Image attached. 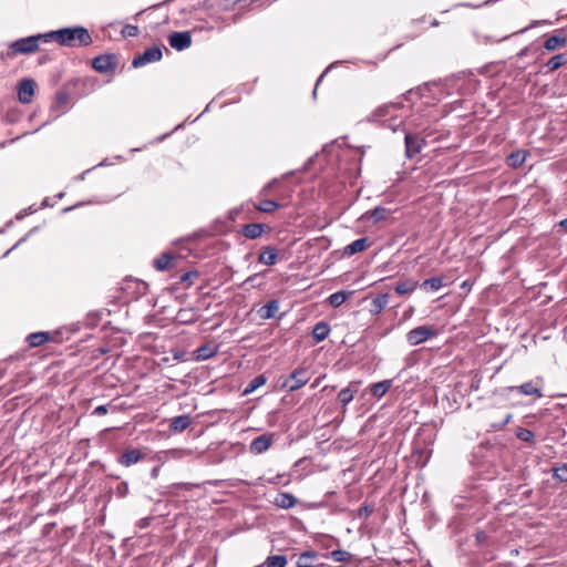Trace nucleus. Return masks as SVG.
Returning a JSON list of instances; mask_svg holds the SVG:
<instances>
[{
  "label": "nucleus",
  "mask_w": 567,
  "mask_h": 567,
  "mask_svg": "<svg viewBox=\"0 0 567 567\" xmlns=\"http://www.w3.org/2000/svg\"><path fill=\"white\" fill-rule=\"evenodd\" d=\"M44 37L49 42L55 41L60 45L69 48L87 47L92 43V37L87 29L80 25L52 30L45 32Z\"/></svg>",
  "instance_id": "1"
},
{
  "label": "nucleus",
  "mask_w": 567,
  "mask_h": 567,
  "mask_svg": "<svg viewBox=\"0 0 567 567\" xmlns=\"http://www.w3.org/2000/svg\"><path fill=\"white\" fill-rule=\"evenodd\" d=\"M48 43V38L44 33H39L25 38H20L12 41L8 47V55L16 56L18 54H31L39 50L40 43Z\"/></svg>",
  "instance_id": "2"
},
{
  "label": "nucleus",
  "mask_w": 567,
  "mask_h": 567,
  "mask_svg": "<svg viewBox=\"0 0 567 567\" xmlns=\"http://www.w3.org/2000/svg\"><path fill=\"white\" fill-rule=\"evenodd\" d=\"M400 103H386L381 105L370 114L368 120L370 122H385V117L390 116L391 123L389 124V127L393 132H396L402 125V121L395 123L396 118L394 117V113L400 109Z\"/></svg>",
  "instance_id": "3"
},
{
  "label": "nucleus",
  "mask_w": 567,
  "mask_h": 567,
  "mask_svg": "<svg viewBox=\"0 0 567 567\" xmlns=\"http://www.w3.org/2000/svg\"><path fill=\"white\" fill-rule=\"evenodd\" d=\"M309 380L310 377L308 370L306 368L299 367L285 379L281 386L289 392H293L306 385Z\"/></svg>",
  "instance_id": "4"
},
{
  "label": "nucleus",
  "mask_w": 567,
  "mask_h": 567,
  "mask_svg": "<svg viewBox=\"0 0 567 567\" xmlns=\"http://www.w3.org/2000/svg\"><path fill=\"white\" fill-rule=\"evenodd\" d=\"M435 336V331L427 326H420L406 333V341L410 346H419L432 337Z\"/></svg>",
  "instance_id": "5"
},
{
  "label": "nucleus",
  "mask_w": 567,
  "mask_h": 567,
  "mask_svg": "<svg viewBox=\"0 0 567 567\" xmlns=\"http://www.w3.org/2000/svg\"><path fill=\"white\" fill-rule=\"evenodd\" d=\"M163 53L161 48L158 47H151L146 49L142 54L134 58L132 61V65L134 68H141L147 63L157 62L162 59Z\"/></svg>",
  "instance_id": "6"
},
{
  "label": "nucleus",
  "mask_w": 567,
  "mask_h": 567,
  "mask_svg": "<svg viewBox=\"0 0 567 567\" xmlns=\"http://www.w3.org/2000/svg\"><path fill=\"white\" fill-rule=\"evenodd\" d=\"M403 132L405 133V153L409 158H412L414 155L422 151L423 146L425 145V141L419 135L405 132L404 128Z\"/></svg>",
  "instance_id": "7"
},
{
  "label": "nucleus",
  "mask_w": 567,
  "mask_h": 567,
  "mask_svg": "<svg viewBox=\"0 0 567 567\" xmlns=\"http://www.w3.org/2000/svg\"><path fill=\"white\" fill-rule=\"evenodd\" d=\"M93 69L99 73H107L116 68L115 56L112 54H101L92 60Z\"/></svg>",
  "instance_id": "8"
},
{
  "label": "nucleus",
  "mask_w": 567,
  "mask_h": 567,
  "mask_svg": "<svg viewBox=\"0 0 567 567\" xmlns=\"http://www.w3.org/2000/svg\"><path fill=\"white\" fill-rule=\"evenodd\" d=\"M169 45L176 51H183L192 45V35L189 31L173 32L168 35Z\"/></svg>",
  "instance_id": "9"
},
{
  "label": "nucleus",
  "mask_w": 567,
  "mask_h": 567,
  "mask_svg": "<svg viewBox=\"0 0 567 567\" xmlns=\"http://www.w3.org/2000/svg\"><path fill=\"white\" fill-rule=\"evenodd\" d=\"M35 82L32 79H23L18 85V100L28 104L34 95Z\"/></svg>",
  "instance_id": "10"
},
{
  "label": "nucleus",
  "mask_w": 567,
  "mask_h": 567,
  "mask_svg": "<svg viewBox=\"0 0 567 567\" xmlns=\"http://www.w3.org/2000/svg\"><path fill=\"white\" fill-rule=\"evenodd\" d=\"M511 392H518L523 395H534L536 398L543 396L542 385L538 382L528 381L518 386H511Z\"/></svg>",
  "instance_id": "11"
},
{
  "label": "nucleus",
  "mask_w": 567,
  "mask_h": 567,
  "mask_svg": "<svg viewBox=\"0 0 567 567\" xmlns=\"http://www.w3.org/2000/svg\"><path fill=\"white\" fill-rule=\"evenodd\" d=\"M359 384V381L350 382L347 388L342 389L338 393V401L344 406L349 404L353 400L355 393L358 392Z\"/></svg>",
  "instance_id": "12"
},
{
  "label": "nucleus",
  "mask_w": 567,
  "mask_h": 567,
  "mask_svg": "<svg viewBox=\"0 0 567 567\" xmlns=\"http://www.w3.org/2000/svg\"><path fill=\"white\" fill-rule=\"evenodd\" d=\"M143 456V453L137 449L127 450L118 457V463L125 467H130L138 463Z\"/></svg>",
  "instance_id": "13"
},
{
  "label": "nucleus",
  "mask_w": 567,
  "mask_h": 567,
  "mask_svg": "<svg viewBox=\"0 0 567 567\" xmlns=\"http://www.w3.org/2000/svg\"><path fill=\"white\" fill-rule=\"evenodd\" d=\"M190 424H192V416L189 414L178 415L171 420L169 430L173 433H182Z\"/></svg>",
  "instance_id": "14"
},
{
  "label": "nucleus",
  "mask_w": 567,
  "mask_h": 567,
  "mask_svg": "<svg viewBox=\"0 0 567 567\" xmlns=\"http://www.w3.org/2000/svg\"><path fill=\"white\" fill-rule=\"evenodd\" d=\"M271 445V436L269 435H259L252 440L250 443V452L255 454H261L266 452Z\"/></svg>",
  "instance_id": "15"
},
{
  "label": "nucleus",
  "mask_w": 567,
  "mask_h": 567,
  "mask_svg": "<svg viewBox=\"0 0 567 567\" xmlns=\"http://www.w3.org/2000/svg\"><path fill=\"white\" fill-rule=\"evenodd\" d=\"M298 499L290 493H278L274 499V505L279 508L289 509L297 504Z\"/></svg>",
  "instance_id": "16"
},
{
  "label": "nucleus",
  "mask_w": 567,
  "mask_h": 567,
  "mask_svg": "<svg viewBox=\"0 0 567 567\" xmlns=\"http://www.w3.org/2000/svg\"><path fill=\"white\" fill-rule=\"evenodd\" d=\"M567 43V38L559 33L558 30L551 37L544 42V49L548 52H553L559 48H563Z\"/></svg>",
  "instance_id": "17"
},
{
  "label": "nucleus",
  "mask_w": 567,
  "mask_h": 567,
  "mask_svg": "<svg viewBox=\"0 0 567 567\" xmlns=\"http://www.w3.org/2000/svg\"><path fill=\"white\" fill-rule=\"evenodd\" d=\"M278 310L279 301L277 299H271L258 310V316L264 320L272 319Z\"/></svg>",
  "instance_id": "18"
},
{
  "label": "nucleus",
  "mask_w": 567,
  "mask_h": 567,
  "mask_svg": "<svg viewBox=\"0 0 567 567\" xmlns=\"http://www.w3.org/2000/svg\"><path fill=\"white\" fill-rule=\"evenodd\" d=\"M419 287V281L413 278H406L399 281L394 286V291L398 295L412 293Z\"/></svg>",
  "instance_id": "19"
},
{
  "label": "nucleus",
  "mask_w": 567,
  "mask_h": 567,
  "mask_svg": "<svg viewBox=\"0 0 567 567\" xmlns=\"http://www.w3.org/2000/svg\"><path fill=\"white\" fill-rule=\"evenodd\" d=\"M330 333V326L326 321H319L316 323L313 330H312V338L318 343L328 338Z\"/></svg>",
  "instance_id": "20"
},
{
  "label": "nucleus",
  "mask_w": 567,
  "mask_h": 567,
  "mask_svg": "<svg viewBox=\"0 0 567 567\" xmlns=\"http://www.w3.org/2000/svg\"><path fill=\"white\" fill-rule=\"evenodd\" d=\"M390 214V210L385 207L378 206L371 210H368L362 218H369L374 224H378L382 220H384Z\"/></svg>",
  "instance_id": "21"
},
{
  "label": "nucleus",
  "mask_w": 567,
  "mask_h": 567,
  "mask_svg": "<svg viewBox=\"0 0 567 567\" xmlns=\"http://www.w3.org/2000/svg\"><path fill=\"white\" fill-rule=\"evenodd\" d=\"M265 231V225L258 223L247 224L243 227V234L249 239L259 238Z\"/></svg>",
  "instance_id": "22"
},
{
  "label": "nucleus",
  "mask_w": 567,
  "mask_h": 567,
  "mask_svg": "<svg viewBox=\"0 0 567 567\" xmlns=\"http://www.w3.org/2000/svg\"><path fill=\"white\" fill-rule=\"evenodd\" d=\"M277 249L275 247H266L258 257V261L266 266H272L277 262Z\"/></svg>",
  "instance_id": "23"
},
{
  "label": "nucleus",
  "mask_w": 567,
  "mask_h": 567,
  "mask_svg": "<svg viewBox=\"0 0 567 567\" xmlns=\"http://www.w3.org/2000/svg\"><path fill=\"white\" fill-rule=\"evenodd\" d=\"M389 303V293H381L378 295L375 298L372 299L371 302V313L372 315H379L381 313Z\"/></svg>",
  "instance_id": "24"
},
{
  "label": "nucleus",
  "mask_w": 567,
  "mask_h": 567,
  "mask_svg": "<svg viewBox=\"0 0 567 567\" xmlns=\"http://www.w3.org/2000/svg\"><path fill=\"white\" fill-rule=\"evenodd\" d=\"M392 380H383L370 385V393L380 399L382 398L391 388Z\"/></svg>",
  "instance_id": "25"
},
{
  "label": "nucleus",
  "mask_w": 567,
  "mask_h": 567,
  "mask_svg": "<svg viewBox=\"0 0 567 567\" xmlns=\"http://www.w3.org/2000/svg\"><path fill=\"white\" fill-rule=\"evenodd\" d=\"M367 247H368V238H365V237L359 238V239H355L354 241H352L351 244H349L344 248V254L348 256H352V255L363 251Z\"/></svg>",
  "instance_id": "26"
},
{
  "label": "nucleus",
  "mask_w": 567,
  "mask_h": 567,
  "mask_svg": "<svg viewBox=\"0 0 567 567\" xmlns=\"http://www.w3.org/2000/svg\"><path fill=\"white\" fill-rule=\"evenodd\" d=\"M49 340H50V333L45 332V331L33 332L27 337L28 343L33 348L40 347V346L44 344L45 342H48Z\"/></svg>",
  "instance_id": "27"
},
{
  "label": "nucleus",
  "mask_w": 567,
  "mask_h": 567,
  "mask_svg": "<svg viewBox=\"0 0 567 567\" xmlns=\"http://www.w3.org/2000/svg\"><path fill=\"white\" fill-rule=\"evenodd\" d=\"M526 157H527V152L516 151V152L511 153L507 156L506 163L508 166H511L513 168H517L524 164V162L526 161Z\"/></svg>",
  "instance_id": "28"
},
{
  "label": "nucleus",
  "mask_w": 567,
  "mask_h": 567,
  "mask_svg": "<svg viewBox=\"0 0 567 567\" xmlns=\"http://www.w3.org/2000/svg\"><path fill=\"white\" fill-rule=\"evenodd\" d=\"M567 61V55L565 53H559L551 56L546 63L545 66L547 72H554L563 66Z\"/></svg>",
  "instance_id": "29"
},
{
  "label": "nucleus",
  "mask_w": 567,
  "mask_h": 567,
  "mask_svg": "<svg viewBox=\"0 0 567 567\" xmlns=\"http://www.w3.org/2000/svg\"><path fill=\"white\" fill-rule=\"evenodd\" d=\"M173 255L171 252H163L154 260V267L159 271L168 270L172 267Z\"/></svg>",
  "instance_id": "30"
},
{
  "label": "nucleus",
  "mask_w": 567,
  "mask_h": 567,
  "mask_svg": "<svg viewBox=\"0 0 567 567\" xmlns=\"http://www.w3.org/2000/svg\"><path fill=\"white\" fill-rule=\"evenodd\" d=\"M443 286L444 282L442 277H431L429 279H425L422 284H419V287H421L422 289L432 291H436L441 289Z\"/></svg>",
  "instance_id": "31"
},
{
  "label": "nucleus",
  "mask_w": 567,
  "mask_h": 567,
  "mask_svg": "<svg viewBox=\"0 0 567 567\" xmlns=\"http://www.w3.org/2000/svg\"><path fill=\"white\" fill-rule=\"evenodd\" d=\"M176 319L181 323H193V322H195L197 320V315H196V312L194 311L193 308L181 309L177 312Z\"/></svg>",
  "instance_id": "32"
},
{
  "label": "nucleus",
  "mask_w": 567,
  "mask_h": 567,
  "mask_svg": "<svg viewBox=\"0 0 567 567\" xmlns=\"http://www.w3.org/2000/svg\"><path fill=\"white\" fill-rule=\"evenodd\" d=\"M267 379L264 374H259L255 377L245 388L243 394L248 395L255 392L258 388L262 386L266 383Z\"/></svg>",
  "instance_id": "33"
},
{
  "label": "nucleus",
  "mask_w": 567,
  "mask_h": 567,
  "mask_svg": "<svg viewBox=\"0 0 567 567\" xmlns=\"http://www.w3.org/2000/svg\"><path fill=\"white\" fill-rule=\"evenodd\" d=\"M279 207L280 205L272 199H264L255 205V208L261 213H272Z\"/></svg>",
  "instance_id": "34"
},
{
  "label": "nucleus",
  "mask_w": 567,
  "mask_h": 567,
  "mask_svg": "<svg viewBox=\"0 0 567 567\" xmlns=\"http://www.w3.org/2000/svg\"><path fill=\"white\" fill-rule=\"evenodd\" d=\"M198 360H207L216 354V348L210 344H204L195 351Z\"/></svg>",
  "instance_id": "35"
},
{
  "label": "nucleus",
  "mask_w": 567,
  "mask_h": 567,
  "mask_svg": "<svg viewBox=\"0 0 567 567\" xmlns=\"http://www.w3.org/2000/svg\"><path fill=\"white\" fill-rule=\"evenodd\" d=\"M347 297H348L347 292L337 291L329 296L328 301H329L330 306L337 308V307L341 306L347 300Z\"/></svg>",
  "instance_id": "36"
},
{
  "label": "nucleus",
  "mask_w": 567,
  "mask_h": 567,
  "mask_svg": "<svg viewBox=\"0 0 567 567\" xmlns=\"http://www.w3.org/2000/svg\"><path fill=\"white\" fill-rule=\"evenodd\" d=\"M316 557L313 551L302 553L297 561V567H312V559Z\"/></svg>",
  "instance_id": "37"
},
{
  "label": "nucleus",
  "mask_w": 567,
  "mask_h": 567,
  "mask_svg": "<svg viewBox=\"0 0 567 567\" xmlns=\"http://www.w3.org/2000/svg\"><path fill=\"white\" fill-rule=\"evenodd\" d=\"M330 556L332 559H334L336 561H349L352 557V555L347 551V550H342V549H336L330 553Z\"/></svg>",
  "instance_id": "38"
},
{
  "label": "nucleus",
  "mask_w": 567,
  "mask_h": 567,
  "mask_svg": "<svg viewBox=\"0 0 567 567\" xmlns=\"http://www.w3.org/2000/svg\"><path fill=\"white\" fill-rule=\"evenodd\" d=\"M553 21L550 20H533L527 27L523 28L522 30L515 32V34L525 33L530 29H534L538 25H551Z\"/></svg>",
  "instance_id": "39"
},
{
  "label": "nucleus",
  "mask_w": 567,
  "mask_h": 567,
  "mask_svg": "<svg viewBox=\"0 0 567 567\" xmlns=\"http://www.w3.org/2000/svg\"><path fill=\"white\" fill-rule=\"evenodd\" d=\"M516 436L524 442H532L535 435L530 430L519 427L516 432Z\"/></svg>",
  "instance_id": "40"
},
{
  "label": "nucleus",
  "mask_w": 567,
  "mask_h": 567,
  "mask_svg": "<svg viewBox=\"0 0 567 567\" xmlns=\"http://www.w3.org/2000/svg\"><path fill=\"white\" fill-rule=\"evenodd\" d=\"M553 476H554V478H556L560 482H566L567 481V464H565L560 467H556L554 470Z\"/></svg>",
  "instance_id": "41"
},
{
  "label": "nucleus",
  "mask_w": 567,
  "mask_h": 567,
  "mask_svg": "<svg viewBox=\"0 0 567 567\" xmlns=\"http://www.w3.org/2000/svg\"><path fill=\"white\" fill-rule=\"evenodd\" d=\"M138 33V29L136 25H132V24H126L123 29H122V35L123 37H128V38H134L136 37Z\"/></svg>",
  "instance_id": "42"
},
{
  "label": "nucleus",
  "mask_w": 567,
  "mask_h": 567,
  "mask_svg": "<svg viewBox=\"0 0 567 567\" xmlns=\"http://www.w3.org/2000/svg\"><path fill=\"white\" fill-rule=\"evenodd\" d=\"M128 493V485L126 482H122L121 484L117 485L116 487V495L118 497H125Z\"/></svg>",
  "instance_id": "43"
},
{
  "label": "nucleus",
  "mask_w": 567,
  "mask_h": 567,
  "mask_svg": "<svg viewBox=\"0 0 567 567\" xmlns=\"http://www.w3.org/2000/svg\"><path fill=\"white\" fill-rule=\"evenodd\" d=\"M511 420L512 414L507 413L501 422L492 424V427L496 430H502L507 423H509Z\"/></svg>",
  "instance_id": "44"
},
{
  "label": "nucleus",
  "mask_w": 567,
  "mask_h": 567,
  "mask_svg": "<svg viewBox=\"0 0 567 567\" xmlns=\"http://www.w3.org/2000/svg\"><path fill=\"white\" fill-rule=\"evenodd\" d=\"M371 513L372 508L369 505H363L359 508L358 516L367 518L371 515Z\"/></svg>",
  "instance_id": "45"
},
{
  "label": "nucleus",
  "mask_w": 567,
  "mask_h": 567,
  "mask_svg": "<svg viewBox=\"0 0 567 567\" xmlns=\"http://www.w3.org/2000/svg\"><path fill=\"white\" fill-rule=\"evenodd\" d=\"M107 412H109L107 405H99L93 410L92 414L96 415V416H101V415L106 414Z\"/></svg>",
  "instance_id": "46"
},
{
  "label": "nucleus",
  "mask_w": 567,
  "mask_h": 567,
  "mask_svg": "<svg viewBox=\"0 0 567 567\" xmlns=\"http://www.w3.org/2000/svg\"><path fill=\"white\" fill-rule=\"evenodd\" d=\"M68 99H69V96H68V94H66V93H64V92H60V93H58V95H56V102H58V104H60V105L65 104V103L68 102Z\"/></svg>",
  "instance_id": "47"
},
{
  "label": "nucleus",
  "mask_w": 567,
  "mask_h": 567,
  "mask_svg": "<svg viewBox=\"0 0 567 567\" xmlns=\"http://www.w3.org/2000/svg\"><path fill=\"white\" fill-rule=\"evenodd\" d=\"M278 182V179H272L271 182L267 183L262 189L260 190L261 195L268 194V192L271 189V187Z\"/></svg>",
  "instance_id": "48"
},
{
  "label": "nucleus",
  "mask_w": 567,
  "mask_h": 567,
  "mask_svg": "<svg viewBox=\"0 0 567 567\" xmlns=\"http://www.w3.org/2000/svg\"><path fill=\"white\" fill-rule=\"evenodd\" d=\"M196 485L192 484V483H176V484L172 485V487L184 488V489H187V491L192 489Z\"/></svg>",
  "instance_id": "49"
},
{
  "label": "nucleus",
  "mask_w": 567,
  "mask_h": 567,
  "mask_svg": "<svg viewBox=\"0 0 567 567\" xmlns=\"http://www.w3.org/2000/svg\"><path fill=\"white\" fill-rule=\"evenodd\" d=\"M196 275H197L196 272H192V271H189V272H185V274L181 277V280H182V281H187V280H189V279H190V277H192V276H196Z\"/></svg>",
  "instance_id": "50"
},
{
  "label": "nucleus",
  "mask_w": 567,
  "mask_h": 567,
  "mask_svg": "<svg viewBox=\"0 0 567 567\" xmlns=\"http://www.w3.org/2000/svg\"><path fill=\"white\" fill-rule=\"evenodd\" d=\"M528 51H529V48H528V47L523 48V49L518 52V56H519V58L526 56V55L528 54Z\"/></svg>",
  "instance_id": "51"
},
{
  "label": "nucleus",
  "mask_w": 567,
  "mask_h": 567,
  "mask_svg": "<svg viewBox=\"0 0 567 567\" xmlns=\"http://www.w3.org/2000/svg\"><path fill=\"white\" fill-rule=\"evenodd\" d=\"M158 473H159V466H155L153 467V470L151 471V476L153 478H156L158 476Z\"/></svg>",
  "instance_id": "52"
},
{
  "label": "nucleus",
  "mask_w": 567,
  "mask_h": 567,
  "mask_svg": "<svg viewBox=\"0 0 567 567\" xmlns=\"http://www.w3.org/2000/svg\"><path fill=\"white\" fill-rule=\"evenodd\" d=\"M90 172H91V169H86V171L82 172L80 175L76 176V179L83 181L85 178L86 174Z\"/></svg>",
  "instance_id": "53"
},
{
  "label": "nucleus",
  "mask_w": 567,
  "mask_h": 567,
  "mask_svg": "<svg viewBox=\"0 0 567 567\" xmlns=\"http://www.w3.org/2000/svg\"><path fill=\"white\" fill-rule=\"evenodd\" d=\"M558 226H559V227H561V228H564V229L567 231V218H565V219L560 220V221L558 223Z\"/></svg>",
  "instance_id": "54"
},
{
  "label": "nucleus",
  "mask_w": 567,
  "mask_h": 567,
  "mask_svg": "<svg viewBox=\"0 0 567 567\" xmlns=\"http://www.w3.org/2000/svg\"><path fill=\"white\" fill-rule=\"evenodd\" d=\"M24 240V238L20 239L11 249L6 251L4 256H8L12 249H14L19 244H21Z\"/></svg>",
  "instance_id": "55"
},
{
  "label": "nucleus",
  "mask_w": 567,
  "mask_h": 567,
  "mask_svg": "<svg viewBox=\"0 0 567 567\" xmlns=\"http://www.w3.org/2000/svg\"><path fill=\"white\" fill-rule=\"evenodd\" d=\"M321 378H317L316 381L311 384V388H317L320 384Z\"/></svg>",
  "instance_id": "56"
},
{
  "label": "nucleus",
  "mask_w": 567,
  "mask_h": 567,
  "mask_svg": "<svg viewBox=\"0 0 567 567\" xmlns=\"http://www.w3.org/2000/svg\"><path fill=\"white\" fill-rule=\"evenodd\" d=\"M280 475H277L275 478H270L269 482L276 484L279 482Z\"/></svg>",
  "instance_id": "57"
},
{
  "label": "nucleus",
  "mask_w": 567,
  "mask_h": 567,
  "mask_svg": "<svg viewBox=\"0 0 567 567\" xmlns=\"http://www.w3.org/2000/svg\"><path fill=\"white\" fill-rule=\"evenodd\" d=\"M328 70H329V69H327V70H326V71L320 75V78L318 79V81H317V83H316V87L319 85V83L321 82V80H322L323 75L327 73V71H328Z\"/></svg>",
  "instance_id": "58"
},
{
  "label": "nucleus",
  "mask_w": 567,
  "mask_h": 567,
  "mask_svg": "<svg viewBox=\"0 0 567 567\" xmlns=\"http://www.w3.org/2000/svg\"><path fill=\"white\" fill-rule=\"evenodd\" d=\"M414 311V308L413 307H410L409 308V311L405 313L406 317L411 316Z\"/></svg>",
  "instance_id": "59"
},
{
  "label": "nucleus",
  "mask_w": 567,
  "mask_h": 567,
  "mask_svg": "<svg viewBox=\"0 0 567 567\" xmlns=\"http://www.w3.org/2000/svg\"><path fill=\"white\" fill-rule=\"evenodd\" d=\"M470 287H471V285L468 284V281H466V280L463 281L462 288H470Z\"/></svg>",
  "instance_id": "60"
},
{
  "label": "nucleus",
  "mask_w": 567,
  "mask_h": 567,
  "mask_svg": "<svg viewBox=\"0 0 567 567\" xmlns=\"http://www.w3.org/2000/svg\"><path fill=\"white\" fill-rule=\"evenodd\" d=\"M566 31H567V25L558 30V32H559V33H563V34H564Z\"/></svg>",
  "instance_id": "61"
},
{
  "label": "nucleus",
  "mask_w": 567,
  "mask_h": 567,
  "mask_svg": "<svg viewBox=\"0 0 567 567\" xmlns=\"http://www.w3.org/2000/svg\"><path fill=\"white\" fill-rule=\"evenodd\" d=\"M105 165H107L106 159L102 161V162H101V163H99L96 166H105Z\"/></svg>",
  "instance_id": "62"
},
{
  "label": "nucleus",
  "mask_w": 567,
  "mask_h": 567,
  "mask_svg": "<svg viewBox=\"0 0 567 567\" xmlns=\"http://www.w3.org/2000/svg\"><path fill=\"white\" fill-rule=\"evenodd\" d=\"M509 35H504L503 38L498 39L497 41L506 40Z\"/></svg>",
  "instance_id": "63"
},
{
  "label": "nucleus",
  "mask_w": 567,
  "mask_h": 567,
  "mask_svg": "<svg viewBox=\"0 0 567 567\" xmlns=\"http://www.w3.org/2000/svg\"><path fill=\"white\" fill-rule=\"evenodd\" d=\"M63 195H64L63 193L58 194V198H62Z\"/></svg>",
  "instance_id": "64"
}]
</instances>
